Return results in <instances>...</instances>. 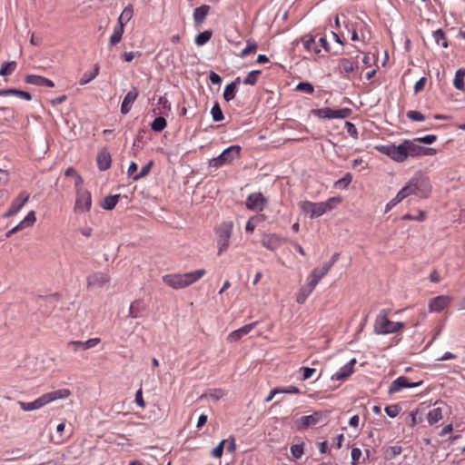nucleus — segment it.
<instances>
[{
  "mask_svg": "<svg viewBox=\"0 0 465 465\" xmlns=\"http://www.w3.org/2000/svg\"><path fill=\"white\" fill-rule=\"evenodd\" d=\"M70 395L71 391L69 389H59L56 391L45 393L32 402L18 401V404L23 411H31L34 410H38L44 407L45 405L53 402L56 400L66 399Z\"/></svg>",
  "mask_w": 465,
  "mask_h": 465,
  "instance_id": "f257e3e1",
  "label": "nucleus"
},
{
  "mask_svg": "<svg viewBox=\"0 0 465 465\" xmlns=\"http://www.w3.org/2000/svg\"><path fill=\"white\" fill-rule=\"evenodd\" d=\"M204 274L205 270L199 269L183 274H167L163 277V281L166 285L173 289H182L197 282Z\"/></svg>",
  "mask_w": 465,
  "mask_h": 465,
  "instance_id": "f03ea898",
  "label": "nucleus"
},
{
  "mask_svg": "<svg viewBox=\"0 0 465 465\" xmlns=\"http://www.w3.org/2000/svg\"><path fill=\"white\" fill-rule=\"evenodd\" d=\"M389 312L381 310L374 322V332L376 334L395 333L403 328V322H394L388 318Z\"/></svg>",
  "mask_w": 465,
  "mask_h": 465,
  "instance_id": "7ed1b4c3",
  "label": "nucleus"
},
{
  "mask_svg": "<svg viewBox=\"0 0 465 465\" xmlns=\"http://www.w3.org/2000/svg\"><path fill=\"white\" fill-rule=\"evenodd\" d=\"M375 149L382 154L389 156L395 162L402 163L408 158L407 153V144H405V140L400 143L399 145L384 144V145H377Z\"/></svg>",
  "mask_w": 465,
  "mask_h": 465,
  "instance_id": "20e7f679",
  "label": "nucleus"
},
{
  "mask_svg": "<svg viewBox=\"0 0 465 465\" xmlns=\"http://www.w3.org/2000/svg\"><path fill=\"white\" fill-rule=\"evenodd\" d=\"M412 187L413 194L420 197H429L431 192V186L428 177L423 175L421 173H416L415 175L410 180Z\"/></svg>",
  "mask_w": 465,
  "mask_h": 465,
  "instance_id": "39448f33",
  "label": "nucleus"
},
{
  "mask_svg": "<svg viewBox=\"0 0 465 465\" xmlns=\"http://www.w3.org/2000/svg\"><path fill=\"white\" fill-rule=\"evenodd\" d=\"M241 147L239 145H232L226 148L219 156L209 161V166L219 168L225 164H230L235 158L240 156Z\"/></svg>",
  "mask_w": 465,
  "mask_h": 465,
  "instance_id": "423d86ee",
  "label": "nucleus"
},
{
  "mask_svg": "<svg viewBox=\"0 0 465 465\" xmlns=\"http://www.w3.org/2000/svg\"><path fill=\"white\" fill-rule=\"evenodd\" d=\"M233 223L232 222H223L216 229L218 255H221L229 247V240L232 235Z\"/></svg>",
  "mask_w": 465,
  "mask_h": 465,
  "instance_id": "0eeeda50",
  "label": "nucleus"
},
{
  "mask_svg": "<svg viewBox=\"0 0 465 465\" xmlns=\"http://www.w3.org/2000/svg\"><path fill=\"white\" fill-rule=\"evenodd\" d=\"M311 113L314 116L323 119H345L351 114L352 111L351 108H341L334 110L330 107H323L320 109H312Z\"/></svg>",
  "mask_w": 465,
  "mask_h": 465,
  "instance_id": "6e6552de",
  "label": "nucleus"
},
{
  "mask_svg": "<svg viewBox=\"0 0 465 465\" xmlns=\"http://www.w3.org/2000/svg\"><path fill=\"white\" fill-rule=\"evenodd\" d=\"M422 384H423V381H419L413 382V381H411V380L406 376H400L391 382V384L388 390V394L392 395L398 391H401L402 389L415 388V387H419Z\"/></svg>",
  "mask_w": 465,
  "mask_h": 465,
  "instance_id": "1a4fd4ad",
  "label": "nucleus"
},
{
  "mask_svg": "<svg viewBox=\"0 0 465 465\" xmlns=\"http://www.w3.org/2000/svg\"><path fill=\"white\" fill-rule=\"evenodd\" d=\"M300 210L308 214L311 219L322 216L325 213L324 205L322 203H312L310 201H302L299 203Z\"/></svg>",
  "mask_w": 465,
  "mask_h": 465,
  "instance_id": "9d476101",
  "label": "nucleus"
},
{
  "mask_svg": "<svg viewBox=\"0 0 465 465\" xmlns=\"http://www.w3.org/2000/svg\"><path fill=\"white\" fill-rule=\"evenodd\" d=\"M92 205L91 193L83 189L77 190L74 211L77 213L88 212Z\"/></svg>",
  "mask_w": 465,
  "mask_h": 465,
  "instance_id": "9b49d317",
  "label": "nucleus"
},
{
  "mask_svg": "<svg viewBox=\"0 0 465 465\" xmlns=\"http://www.w3.org/2000/svg\"><path fill=\"white\" fill-rule=\"evenodd\" d=\"M323 417H326V414L323 411H314L311 415L302 416L296 420L295 423L298 429H307L312 425L320 423Z\"/></svg>",
  "mask_w": 465,
  "mask_h": 465,
  "instance_id": "f8f14e48",
  "label": "nucleus"
},
{
  "mask_svg": "<svg viewBox=\"0 0 465 465\" xmlns=\"http://www.w3.org/2000/svg\"><path fill=\"white\" fill-rule=\"evenodd\" d=\"M266 203L267 200L262 193H253L248 195L245 205L252 211H262Z\"/></svg>",
  "mask_w": 465,
  "mask_h": 465,
  "instance_id": "ddd939ff",
  "label": "nucleus"
},
{
  "mask_svg": "<svg viewBox=\"0 0 465 465\" xmlns=\"http://www.w3.org/2000/svg\"><path fill=\"white\" fill-rule=\"evenodd\" d=\"M29 200V193L22 192L13 200L9 210L3 215L5 218L11 217L17 213Z\"/></svg>",
  "mask_w": 465,
  "mask_h": 465,
  "instance_id": "4468645a",
  "label": "nucleus"
},
{
  "mask_svg": "<svg viewBox=\"0 0 465 465\" xmlns=\"http://www.w3.org/2000/svg\"><path fill=\"white\" fill-rule=\"evenodd\" d=\"M87 288H101L110 281V277L102 272L90 274L87 279Z\"/></svg>",
  "mask_w": 465,
  "mask_h": 465,
  "instance_id": "2eb2a0df",
  "label": "nucleus"
},
{
  "mask_svg": "<svg viewBox=\"0 0 465 465\" xmlns=\"http://www.w3.org/2000/svg\"><path fill=\"white\" fill-rule=\"evenodd\" d=\"M101 340L99 338H92L85 341H71L67 343V348L71 349L74 351H77L78 350H88L95 347L99 344Z\"/></svg>",
  "mask_w": 465,
  "mask_h": 465,
  "instance_id": "dca6fc26",
  "label": "nucleus"
},
{
  "mask_svg": "<svg viewBox=\"0 0 465 465\" xmlns=\"http://www.w3.org/2000/svg\"><path fill=\"white\" fill-rule=\"evenodd\" d=\"M285 240L275 233H270L263 235L262 239V244L270 251H275L278 249Z\"/></svg>",
  "mask_w": 465,
  "mask_h": 465,
  "instance_id": "f3484780",
  "label": "nucleus"
},
{
  "mask_svg": "<svg viewBox=\"0 0 465 465\" xmlns=\"http://www.w3.org/2000/svg\"><path fill=\"white\" fill-rule=\"evenodd\" d=\"M36 221L35 213L34 211H30L27 215L16 226L6 232V237H10L14 233L26 228L32 226Z\"/></svg>",
  "mask_w": 465,
  "mask_h": 465,
  "instance_id": "a211bd4d",
  "label": "nucleus"
},
{
  "mask_svg": "<svg viewBox=\"0 0 465 465\" xmlns=\"http://www.w3.org/2000/svg\"><path fill=\"white\" fill-rule=\"evenodd\" d=\"M138 90L136 87H133L124 96L122 105H121V113L123 114H126L130 112L132 108V104L138 97Z\"/></svg>",
  "mask_w": 465,
  "mask_h": 465,
  "instance_id": "6ab92c4d",
  "label": "nucleus"
},
{
  "mask_svg": "<svg viewBox=\"0 0 465 465\" xmlns=\"http://www.w3.org/2000/svg\"><path fill=\"white\" fill-rule=\"evenodd\" d=\"M257 323H258L257 322H254L246 324V325L239 328L238 330H235V331H232L228 335L227 340L230 342L238 341L239 340L242 339V337H243L244 335H246L249 332H251V331L257 325Z\"/></svg>",
  "mask_w": 465,
  "mask_h": 465,
  "instance_id": "aec40b11",
  "label": "nucleus"
},
{
  "mask_svg": "<svg viewBox=\"0 0 465 465\" xmlns=\"http://www.w3.org/2000/svg\"><path fill=\"white\" fill-rule=\"evenodd\" d=\"M450 301V297L446 295L434 297L430 301L429 309L430 312H440L449 304Z\"/></svg>",
  "mask_w": 465,
  "mask_h": 465,
  "instance_id": "412c9836",
  "label": "nucleus"
},
{
  "mask_svg": "<svg viewBox=\"0 0 465 465\" xmlns=\"http://www.w3.org/2000/svg\"><path fill=\"white\" fill-rule=\"evenodd\" d=\"M356 363V360H351L347 364L341 367L336 373L331 376V380L342 381L349 377L353 372V367Z\"/></svg>",
  "mask_w": 465,
  "mask_h": 465,
  "instance_id": "4be33fe9",
  "label": "nucleus"
},
{
  "mask_svg": "<svg viewBox=\"0 0 465 465\" xmlns=\"http://www.w3.org/2000/svg\"><path fill=\"white\" fill-rule=\"evenodd\" d=\"M26 84H34L36 86H47L54 87V84L52 80L45 78L44 76L36 75V74H29L25 79Z\"/></svg>",
  "mask_w": 465,
  "mask_h": 465,
  "instance_id": "5701e85b",
  "label": "nucleus"
},
{
  "mask_svg": "<svg viewBox=\"0 0 465 465\" xmlns=\"http://www.w3.org/2000/svg\"><path fill=\"white\" fill-rule=\"evenodd\" d=\"M97 166L101 171H106L110 168L112 158L110 153L106 150H101L96 157Z\"/></svg>",
  "mask_w": 465,
  "mask_h": 465,
  "instance_id": "b1692460",
  "label": "nucleus"
},
{
  "mask_svg": "<svg viewBox=\"0 0 465 465\" xmlns=\"http://www.w3.org/2000/svg\"><path fill=\"white\" fill-rule=\"evenodd\" d=\"M210 9L208 5H203L194 9L193 16L195 25H201L205 21Z\"/></svg>",
  "mask_w": 465,
  "mask_h": 465,
  "instance_id": "393cba45",
  "label": "nucleus"
},
{
  "mask_svg": "<svg viewBox=\"0 0 465 465\" xmlns=\"http://www.w3.org/2000/svg\"><path fill=\"white\" fill-rule=\"evenodd\" d=\"M416 143H418V142L415 141V139H413V140L406 139L405 140V144H407L408 157L409 156H411V157L422 156V146L417 144Z\"/></svg>",
  "mask_w": 465,
  "mask_h": 465,
  "instance_id": "a878e982",
  "label": "nucleus"
},
{
  "mask_svg": "<svg viewBox=\"0 0 465 465\" xmlns=\"http://www.w3.org/2000/svg\"><path fill=\"white\" fill-rule=\"evenodd\" d=\"M134 15V8L132 5L124 7L120 16L118 17L117 26H122L124 29V25L132 19Z\"/></svg>",
  "mask_w": 465,
  "mask_h": 465,
  "instance_id": "bb28decb",
  "label": "nucleus"
},
{
  "mask_svg": "<svg viewBox=\"0 0 465 465\" xmlns=\"http://www.w3.org/2000/svg\"><path fill=\"white\" fill-rule=\"evenodd\" d=\"M339 68L341 71L350 74L358 68V62H354L349 58H342L339 61Z\"/></svg>",
  "mask_w": 465,
  "mask_h": 465,
  "instance_id": "cd10ccee",
  "label": "nucleus"
},
{
  "mask_svg": "<svg viewBox=\"0 0 465 465\" xmlns=\"http://www.w3.org/2000/svg\"><path fill=\"white\" fill-rule=\"evenodd\" d=\"M144 311L143 303L136 300L131 303L129 308V316L132 318H139L142 316V312Z\"/></svg>",
  "mask_w": 465,
  "mask_h": 465,
  "instance_id": "c85d7f7f",
  "label": "nucleus"
},
{
  "mask_svg": "<svg viewBox=\"0 0 465 465\" xmlns=\"http://www.w3.org/2000/svg\"><path fill=\"white\" fill-rule=\"evenodd\" d=\"M402 451L401 446L394 445L389 446L383 450V457L387 460H393L396 456L400 455Z\"/></svg>",
  "mask_w": 465,
  "mask_h": 465,
  "instance_id": "c756f323",
  "label": "nucleus"
},
{
  "mask_svg": "<svg viewBox=\"0 0 465 465\" xmlns=\"http://www.w3.org/2000/svg\"><path fill=\"white\" fill-rule=\"evenodd\" d=\"M121 195L120 194H114V195H108L106 196L102 203L101 207L104 210H113L117 203L119 202Z\"/></svg>",
  "mask_w": 465,
  "mask_h": 465,
  "instance_id": "7c9ffc66",
  "label": "nucleus"
},
{
  "mask_svg": "<svg viewBox=\"0 0 465 465\" xmlns=\"http://www.w3.org/2000/svg\"><path fill=\"white\" fill-rule=\"evenodd\" d=\"M340 253L335 252L326 264H324L322 268H316L318 273L323 278L331 270V268L335 264V262L338 261Z\"/></svg>",
  "mask_w": 465,
  "mask_h": 465,
  "instance_id": "2f4dec72",
  "label": "nucleus"
},
{
  "mask_svg": "<svg viewBox=\"0 0 465 465\" xmlns=\"http://www.w3.org/2000/svg\"><path fill=\"white\" fill-rule=\"evenodd\" d=\"M464 78H465V69L460 68L455 73V77L453 81V84L456 89L463 90L464 89Z\"/></svg>",
  "mask_w": 465,
  "mask_h": 465,
  "instance_id": "473e14b6",
  "label": "nucleus"
},
{
  "mask_svg": "<svg viewBox=\"0 0 465 465\" xmlns=\"http://www.w3.org/2000/svg\"><path fill=\"white\" fill-rule=\"evenodd\" d=\"M442 419L441 408H434L427 414V420L430 425H433Z\"/></svg>",
  "mask_w": 465,
  "mask_h": 465,
  "instance_id": "72a5a7b5",
  "label": "nucleus"
},
{
  "mask_svg": "<svg viewBox=\"0 0 465 465\" xmlns=\"http://www.w3.org/2000/svg\"><path fill=\"white\" fill-rule=\"evenodd\" d=\"M322 279V277L318 273L317 269H313L311 274L309 275V283L306 286L308 289V292H312Z\"/></svg>",
  "mask_w": 465,
  "mask_h": 465,
  "instance_id": "f704fd0d",
  "label": "nucleus"
},
{
  "mask_svg": "<svg viewBox=\"0 0 465 465\" xmlns=\"http://www.w3.org/2000/svg\"><path fill=\"white\" fill-rule=\"evenodd\" d=\"M364 25L362 23L355 24V25H351V40L352 41H358L361 39L362 41L365 40L364 33L362 32V27Z\"/></svg>",
  "mask_w": 465,
  "mask_h": 465,
  "instance_id": "c9c22d12",
  "label": "nucleus"
},
{
  "mask_svg": "<svg viewBox=\"0 0 465 465\" xmlns=\"http://www.w3.org/2000/svg\"><path fill=\"white\" fill-rule=\"evenodd\" d=\"M16 65L17 64H16L15 61L5 62L1 65L0 75L1 76H7V75L12 74L14 73V71L15 70Z\"/></svg>",
  "mask_w": 465,
  "mask_h": 465,
  "instance_id": "e433bc0d",
  "label": "nucleus"
},
{
  "mask_svg": "<svg viewBox=\"0 0 465 465\" xmlns=\"http://www.w3.org/2000/svg\"><path fill=\"white\" fill-rule=\"evenodd\" d=\"M98 74H99V65L96 64H94V68L93 72H90V73L85 72L83 74V77L79 81V84L81 85H84V84H88L93 79H94L98 75Z\"/></svg>",
  "mask_w": 465,
  "mask_h": 465,
  "instance_id": "4c0bfd02",
  "label": "nucleus"
},
{
  "mask_svg": "<svg viewBox=\"0 0 465 465\" xmlns=\"http://www.w3.org/2000/svg\"><path fill=\"white\" fill-rule=\"evenodd\" d=\"M124 29L122 26H115L114 29V33L110 37L109 44L111 46H114L120 43L124 35Z\"/></svg>",
  "mask_w": 465,
  "mask_h": 465,
  "instance_id": "58836bf2",
  "label": "nucleus"
},
{
  "mask_svg": "<svg viewBox=\"0 0 465 465\" xmlns=\"http://www.w3.org/2000/svg\"><path fill=\"white\" fill-rule=\"evenodd\" d=\"M302 43L308 51H314L316 54L320 53V50L317 47V44L312 35H305L302 38Z\"/></svg>",
  "mask_w": 465,
  "mask_h": 465,
  "instance_id": "ea45409f",
  "label": "nucleus"
},
{
  "mask_svg": "<svg viewBox=\"0 0 465 465\" xmlns=\"http://www.w3.org/2000/svg\"><path fill=\"white\" fill-rule=\"evenodd\" d=\"M167 125V122L164 117L158 116L151 124V128L154 132H162Z\"/></svg>",
  "mask_w": 465,
  "mask_h": 465,
  "instance_id": "a19ab883",
  "label": "nucleus"
},
{
  "mask_svg": "<svg viewBox=\"0 0 465 465\" xmlns=\"http://www.w3.org/2000/svg\"><path fill=\"white\" fill-rule=\"evenodd\" d=\"M235 84H228L223 91V99L226 102H230L235 98L236 95Z\"/></svg>",
  "mask_w": 465,
  "mask_h": 465,
  "instance_id": "79ce46f5",
  "label": "nucleus"
},
{
  "mask_svg": "<svg viewBox=\"0 0 465 465\" xmlns=\"http://www.w3.org/2000/svg\"><path fill=\"white\" fill-rule=\"evenodd\" d=\"M433 37L437 45H441L443 48L448 47V41L446 39V35L441 29L434 31Z\"/></svg>",
  "mask_w": 465,
  "mask_h": 465,
  "instance_id": "37998d69",
  "label": "nucleus"
},
{
  "mask_svg": "<svg viewBox=\"0 0 465 465\" xmlns=\"http://www.w3.org/2000/svg\"><path fill=\"white\" fill-rule=\"evenodd\" d=\"M262 74V71L261 70H252L251 71L247 76L243 79V84H249V85H254L257 81H258V77L259 75Z\"/></svg>",
  "mask_w": 465,
  "mask_h": 465,
  "instance_id": "c03bdc74",
  "label": "nucleus"
},
{
  "mask_svg": "<svg viewBox=\"0 0 465 465\" xmlns=\"http://www.w3.org/2000/svg\"><path fill=\"white\" fill-rule=\"evenodd\" d=\"M212 35V31L209 30L200 33L195 37V44L199 46L205 45L211 39Z\"/></svg>",
  "mask_w": 465,
  "mask_h": 465,
  "instance_id": "a18cd8bd",
  "label": "nucleus"
},
{
  "mask_svg": "<svg viewBox=\"0 0 465 465\" xmlns=\"http://www.w3.org/2000/svg\"><path fill=\"white\" fill-rule=\"evenodd\" d=\"M258 45L254 41H248L247 46L240 53V57L244 58L247 55L253 54L257 51Z\"/></svg>",
  "mask_w": 465,
  "mask_h": 465,
  "instance_id": "49530a36",
  "label": "nucleus"
},
{
  "mask_svg": "<svg viewBox=\"0 0 465 465\" xmlns=\"http://www.w3.org/2000/svg\"><path fill=\"white\" fill-rule=\"evenodd\" d=\"M211 114L213 122H221L224 118L221 106L218 103L214 104L211 110Z\"/></svg>",
  "mask_w": 465,
  "mask_h": 465,
  "instance_id": "de8ad7c7",
  "label": "nucleus"
},
{
  "mask_svg": "<svg viewBox=\"0 0 465 465\" xmlns=\"http://www.w3.org/2000/svg\"><path fill=\"white\" fill-rule=\"evenodd\" d=\"M153 165V162L150 161L147 164L142 167L141 171L138 173H135V175L133 176L134 181H138L141 178L145 177L150 173L152 167Z\"/></svg>",
  "mask_w": 465,
  "mask_h": 465,
  "instance_id": "09e8293b",
  "label": "nucleus"
},
{
  "mask_svg": "<svg viewBox=\"0 0 465 465\" xmlns=\"http://www.w3.org/2000/svg\"><path fill=\"white\" fill-rule=\"evenodd\" d=\"M341 198L340 197H331V198H329L326 202H321L322 205H324V212L325 213L327 212H330L331 211L335 204L337 203H341Z\"/></svg>",
  "mask_w": 465,
  "mask_h": 465,
  "instance_id": "8fccbe9b",
  "label": "nucleus"
},
{
  "mask_svg": "<svg viewBox=\"0 0 465 465\" xmlns=\"http://www.w3.org/2000/svg\"><path fill=\"white\" fill-rule=\"evenodd\" d=\"M351 174L350 173H347L342 178H341L335 183V187L344 189L351 183Z\"/></svg>",
  "mask_w": 465,
  "mask_h": 465,
  "instance_id": "3c124183",
  "label": "nucleus"
},
{
  "mask_svg": "<svg viewBox=\"0 0 465 465\" xmlns=\"http://www.w3.org/2000/svg\"><path fill=\"white\" fill-rule=\"evenodd\" d=\"M295 90L304 92L308 94H312L314 92V87L308 82H301L296 85Z\"/></svg>",
  "mask_w": 465,
  "mask_h": 465,
  "instance_id": "603ef678",
  "label": "nucleus"
},
{
  "mask_svg": "<svg viewBox=\"0 0 465 465\" xmlns=\"http://www.w3.org/2000/svg\"><path fill=\"white\" fill-rule=\"evenodd\" d=\"M406 116L410 120L416 121V122H422V121H424L426 119L424 114H422L419 111H414V110L408 111L407 114H406Z\"/></svg>",
  "mask_w": 465,
  "mask_h": 465,
  "instance_id": "864d4df0",
  "label": "nucleus"
},
{
  "mask_svg": "<svg viewBox=\"0 0 465 465\" xmlns=\"http://www.w3.org/2000/svg\"><path fill=\"white\" fill-rule=\"evenodd\" d=\"M411 194H413V191H412L411 183L409 181L408 183L399 191L397 195H398L399 199L403 200Z\"/></svg>",
  "mask_w": 465,
  "mask_h": 465,
  "instance_id": "5fc2aeb1",
  "label": "nucleus"
},
{
  "mask_svg": "<svg viewBox=\"0 0 465 465\" xmlns=\"http://www.w3.org/2000/svg\"><path fill=\"white\" fill-rule=\"evenodd\" d=\"M401 407L398 404L389 405L385 408V412L390 418H395L401 411Z\"/></svg>",
  "mask_w": 465,
  "mask_h": 465,
  "instance_id": "6e6d98bb",
  "label": "nucleus"
},
{
  "mask_svg": "<svg viewBox=\"0 0 465 465\" xmlns=\"http://www.w3.org/2000/svg\"><path fill=\"white\" fill-rule=\"evenodd\" d=\"M291 453L295 459H300L303 454V444H294L291 447Z\"/></svg>",
  "mask_w": 465,
  "mask_h": 465,
  "instance_id": "4d7b16f0",
  "label": "nucleus"
},
{
  "mask_svg": "<svg viewBox=\"0 0 465 465\" xmlns=\"http://www.w3.org/2000/svg\"><path fill=\"white\" fill-rule=\"evenodd\" d=\"M436 140H437V135H435V134H428V135H425L422 137L415 138V141H417L418 143H425V144H431L434 142H436Z\"/></svg>",
  "mask_w": 465,
  "mask_h": 465,
  "instance_id": "13d9d810",
  "label": "nucleus"
},
{
  "mask_svg": "<svg viewBox=\"0 0 465 465\" xmlns=\"http://www.w3.org/2000/svg\"><path fill=\"white\" fill-rule=\"evenodd\" d=\"M345 129L347 133L354 139L358 138V131L356 126L351 122H345Z\"/></svg>",
  "mask_w": 465,
  "mask_h": 465,
  "instance_id": "bf43d9fd",
  "label": "nucleus"
},
{
  "mask_svg": "<svg viewBox=\"0 0 465 465\" xmlns=\"http://www.w3.org/2000/svg\"><path fill=\"white\" fill-rule=\"evenodd\" d=\"M226 440H223L213 450L212 455L216 458H221L223 453V448Z\"/></svg>",
  "mask_w": 465,
  "mask_h": 465,
  "instance_id": "052dcab7",
  "label": "nucleus"
},
{
  "mask_svg": "<svg viewBox=\"0 0 465 465\" xmlns=\"http://www.w3.org/2000/svg\"><path fill=\"white\" fill-rule=\"evenodd\" d=\"M14 92L15 93L13 94V95H15L18 98H21V99H24V100H26V101H31L32 100L31 94L26 92V91H22V90H18V89L14 88Z\"/></svg>",
  "mask_w": 465,
  "mask_h": 465,
  "instance_id": "680f3d73",
  "label": "nucleus"
},
{
  "mask_svg": "<svg viewBox=\"0 0 465 465\" xmlns=\"http://www.w3.org/2000/svg\"><path fill=\"white\" fill-rule=\"evenodd\" d=\"M311 294V292H308L307 287H302L300 291V293L297 297V302L298 303H303L306 300V298Z\"/></svg>",
  "mask_w": 465,
  "mask_h": 465,
  "instance_id": "e2e57ef3",
  "label": "nucleus"
},
{
  "mask_svg": "<svg viewBox=\"0 0 465 465\" xmlns=\"http://www.w3.org/2000/svg\"><path fill=\"white\" fill-rule=\"evenodd\" d=\"M301 370L302 371V380L303 381L310 379L313 375V373L316 371V369L310 368V367H302V368H301Z\"/></svg>",
  "mask_w": 465,
  "mask_h": 465,
  "instance_id": "0e129e2a",
  "label": "nucleus"
},
{
  "mask_svg": "<svg viewBox=\"0 0 465 465\" xmlns=\"http://www.w3.org/2000/svg\"><path fill=\"white\" fill-rule=\"evenodd\" d=\"M425 216H426L425 213L420 211L419 213L418 216L407 213V214L402 216V220H417V221L421 222V221H423L425 219Z\"/></svg>",
  "mask_w": 465,
  "mask_h": 465,
  "instance_id": "69168bd1",
  "label": "nucleus"
},
{
  "mask_svg": "<svg viewBox=\"0 0 465 465\" xmlns=\"http://www.w3.org/2000/svg\"><path fill=\"white\" fill-rule=\"evenodd\" d=\"M426 78L425 77H421L420 80H418L414 85V94H417L418 93H420L421 90H423L425 84H426Z\"/></svg>",
  "mask_w": 465,
  "mask_h": 465,
  "instance_id": "338daca9",
  "label": "nucleus"
},
{
  "mask_svg": "<svg viewBox=\"0 0 465 465\" xmlns=\"http://www.w3.org/2000/svg\"><path fill=\"white\" fill-rule=\"evenodd\" d=\"M209 80L213 84H220L222 83V77L215 72H210Z\"/></svg>",
  "mask_w": 465,
  "mask_h": 465,
  "instance_id": "774afa93",
  "label": "nucleus"
}]
</instances>
